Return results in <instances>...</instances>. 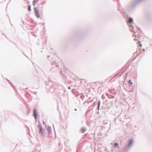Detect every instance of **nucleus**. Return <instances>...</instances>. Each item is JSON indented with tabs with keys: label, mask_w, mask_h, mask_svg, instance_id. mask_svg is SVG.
<instances>
[{
	"label": "nucleus",
	"mask_w": 152,
	"mask_h": 152,
	"mask_svg": "<svg viewBox=\"0 0 152 152\" xmlns=\"http://www.w3.org/2000/svg\"><path fill=\"white\" fill-rule=\"evenodd\" d=\"M34 12L36 16L38 18H39L40 17V15L39 14L38 9L37 7H34Z\"/></svg>",
	"instance_id": "obj_1"
},
{
	"label": "nucleus",
	"mask_w": 152,
	"mask_h": 152,
	"mask_svg": "<svg viewBox=\"0 0 152 152\" xmlns=\"http://www.w3.org/2000/svg\"><path fill=\"white\" fill-rule=\"evenodd\" d=\"M33 113L35 119H36L37 117V112L36 110H34Z\"/></svg>",
	"instance_id": "obj_2"
},
{
	"label": "nucleus",
	"mask_w": 152,
	"mask_h": 152,
	"mask_svg": "<svg viewBox=\"0 0 152 152\" xmlns=\"http://www.w3.org/2000/svg\"><path fill=\"white\" fill-rule=\"evenodd\" d=\"M134 36L135 37H137L138 38L140 36V35H139V34H137L136 32H134Z\"/></svg>",
	"instance_id": "obj_3"
},
{
	"label": "nucleus",
	"mask_w": 152,
	"mask_h": 152,
	"mask_svg": "<svg viewBox=\"0 0 152 152\" xmlns=\"http://www.w3.org/2000/svg\"><path fill=\"white\" fill-rule=\"evenodd\" d=\"M133 22V20L132 18H129V22L130 23H132Z\"/></svg>",
	"instance_id": "obj_4"
},
{
	"label": "nucleus",
	"mask_w": 152,
	"mask_h": 152,
	"mask_svg": "<svg viewBox=\"0 0 152 152\" xmlns=\"http://www.w3.org/2000/svg\"><path fill=\"white\" fill-rule=\"evenodd\" d=\"M138 43H139V49H140L141 48H142V45L141 44L140 42V41H139Z\"/></svg>",
	"instance_id": "obj_5"
},
{
	"label": "nucleus",
	"mask_w": 152,
	"mask_h": 152,
	"mask_svg": "<svg viewBox=\"0 0 152 152\" xmlns=\"http://www.w3.org/2000/svg\"><path fill=\"white\" fill-rule=\"evenodd\" d=\"M36 3H37V2H36V1L35 0L33 2V5L34 6H35L36 4Z\"/></svg>",
	"instance_id": "obj_6"
},
{
	"label": "nucleus",
	"mask_w": 152,
	"mask_h": 152,
	"mask_svg": "<svg viewBox=\"0 0 152 152\" xmlns=\"http://www.w3.org/2000/svg\"><path fill=\"white\" fill-rule=\"evenodd\" d=\"M31 6L30 5H29L28 6V11L30 12L31 11Z\"/></svg>",
	"instance_id": "obj_7"
},
{
	"label": "nucleus",
	"mask_w": 152,
	"mask_h": 152,
	"mask_svg": "<svg viewBox=\"0 0 152 152\" xmlns=\"http://www.w3.org/2000/svg\"><path fill=\"white\" fill-rule=\"evenodd\" d=\"M132 142H133L132 140H131L129 141V145H131L132 144Z\"/></svg>",
	"instance_id": "obj_8"
},
{
	"label": "nucleus",
	"mask_w": 152,
	"mask_h": 152,
	"mask_svg": "<svg viewBox=\"0 0 152 152\" xmlns=\"http://www.w3.org/2000/svg\"><path fill=\"white\" fill-rule=\"evenodd\" d=\"M118 144L117 143H115L114 145V146L115 147H116L117 146H118Z\"/></svg>",
	"instance_id": "obj_9"
},
{
	"label": "nucleus",
	"mask_w": 152,
	"mask_h": 152,
	"mask_svg": "<svg viewBox=\"0 0 152 152\" xmlns=\"http://www.w3.org/2000/svg\"><path fill=\"white\" fill-rule=\"evenodd\" d=\"M39 131H40V132L41 133H42V129L41 128H40V129H39Z\"/></svg>",
	"instance_id": "obj_10"
},
{
	"label": "nucleus",
	"mask_w": 152,
	"mask_h": 152,
	"mask_svg": "<svg viewBox=\"0 0 152 152\" xmlns=\"http://www.w3.org/2000/svg\"><path fill=\"white\" fill-rule=\"evenodd\" d=\"M129 83H130L131 85L132 84V83L131 82V80H129Z\"/></svg>",
	"instance_id": "obj_11"
},
{
	"label": "nucleus",
	"mask_w": 152,
	"mask_h": 152,
	"mask_svg": "<svg viewBox=\"0 0 152 152\" xmlns=\"http://www.w3.org/2000/svg\"><path fill=\"white\" fill-rule=\"evenodd\" d=\"M100 102H99L98 103V108H99V107L100 106Z\"/></svg>",
	"instance_id": "obj_12"
},
{
	"label": "nucleus",
	"mask_w": 152,
	"mask_h": 152,
	"mask_svg": "<svg viewBox=\"0 0 152 152\" xmlns=\"http://www.w3.org/2000/svg\"><path fill=\"white\" fill-rule=\"evenodd\" d=\"M138 31H139V32H140V30H138Z\"/></svg>",
	"instance_id": "obj_13"
},
{
	"label": "nucleus",
	"mask_w": 152,
	"mask_h": 152,
	"mask_svg": "<svg viewBox=\"0 0 152 152\" xmlns=\"http://www.w3.org/2000/svg\"><path fill=\"white\" fill-rule=\"evenodd\" d=\"M143 50L144 51H145V50H144V49H143Z\"/></svg>",
	"instance_id": "obj_14"
}]
</instances>
